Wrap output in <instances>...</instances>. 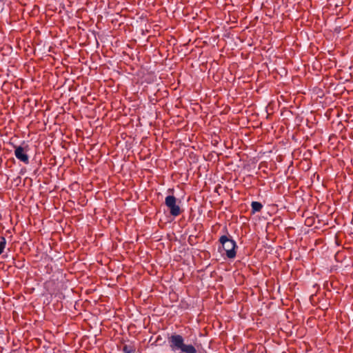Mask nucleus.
Returning <instances> with one entry per match:
<instances>
[{
  "label": "nucleus",
  "mask_w": 353,
  "mask_h": 353,
  "mask_svg": "<svg viewBox=\"0 0 353 353\" xmlns=\"http://www.w3.org/2000/svg\"><path fill=\"white\" fill-rule=\"evenodd\" d=\"M168 342L170 348L174 353H198L196 343H186L181 334H172L168 336Z\"/></svg>",
  "instance_id": "f257e3e1"
},
{
  "label": "nucleus",
  "mask_w": 353,
  "mask_h": 353,
  "mask_svg": "<svg viewBox=\"0 0 353 353\" xmlns=\"http://www.w3.org/2000/svg\"><path fill=\"white\" fill-rule=\"evenodd\" d=\"M219 242L221 243L223 249L225 251L226 256L228 259H234L236 256V242L227 235H222L219 238Z\"/></svg>",
  "instance_id": "f03ea898"
},
{
  "label": "nucleus",
  "mask_w": 353,
  "mask_h": 353,
  "mask_svg": "<svg viewBox=\"0 0 353 353\" xmlns=\"http://www.w3.org/2000/svg\"><path fill=\"white\" fill-rule=\"evenodd\" d=\"M165 205L170 210V214L173 216H177L181 214V210L177 204V199L173 195H168L165 199Z\"/></svg>",
  "instance_id": "7ed1b4c3"
},
{
  "label": "nucleus",
  "mask_w": 353,
  "mask_h": 353,
  "mask_svg": "<svg viewBox=\"0 0 353 353\" xmlns=\"http://www.w3.org/2000/svg\"><path fill=\"white\" fill-rule=\"evenodd\" d=\"M14 155L16 158L24 163L25 164L29 163V157L27 152L29 150V147L26 145L25 147L22 145H14Z\"/></svg>",
  "instance_id": "20e7f679"
},
{
  "label": "nucleus",
  "mask_w": 353,
  "mask_h": 353,
  "mask_svg": "<svg viewBox=\"0 0 353 353\" xmlns=\"http://www.w3.org/2000/svg\"><path fill=\"white\" fill-rule=\"evenodd\" d=\"M252 207V213L254 214L256 212H260L263 208V205L258 201H252L251 203Z\"/></svg>",
  "instance_id": "39448f33"
},
{
  "label": "nucleus",
  "mask_w": 353,
  "mask_h": 353,
  "mask_svg": "<svg viewBox=\"0 0 353 353\" xmlns=\"http://www.w3.org/2000/svg\"><path fill=\"white\" fill-rule=\"evenodd\" d=\"M122 350L125 353H135L136 351V348L132 344H125Z\"/></svg>",
  "instance_id": "423d86ee"
},
{
  "label": "nucleus",
  "mask_w": 353,
  "mask_h": 353,
  "mask_svg": "<svg viewBox=\"0 0 353 353\" xmlns=\"http://www.w3.org/2000/svg\"><path fill=\"white\" fill-rule=\"evenodd\" d=\"M6 240L5 237H3V236L1 237V241H0V254H1L3 253V250L6 248Z\"/></svg>",
  "instance_id": "0eeeda50"
},
{
  "label": "nucleus",
  "mask_w": 353,
  "mask_h": 353,
  "mask_svg": "<svg viewBox=\"0 0 353 353\" xmlns=\"http://www.w3.org/2000/svg\"><path fill=\"white\" fill-rule=\"evenodd\" d=\"M188 240L192 241V239H190V237L188 238Z\"/></svg>",
  "instance_id": "6e6552de"
},
{
  "label": "nucleus",
  "mask_w": 353,
  "mask_h": 353,
  "mask_svg": "<svg viewBox=\"0 0 353 353\" xmlns=\"http://www.w3.org/2000/svg\"><path fill=\"white\" fill-rule=\"evenodd\" d=\"M188 240L192 241V239H190V237L188 238Z\"/></svg>",
  "instance_id": "1a4fd4ad"
}]
</instances>
